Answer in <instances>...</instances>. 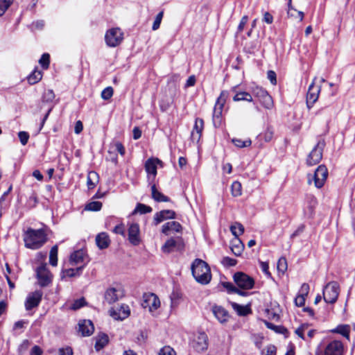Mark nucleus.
I'll return each instance as SVG.
<instances>
[{
  "mask_svg": "<svg viewBox=\"0 0 355 355\" xmlns=\"http://www.w3.org/2000/svg\"><path fill=\"white\" fill-rule=\"evenodd\" d=\"M102 208V203L99 201H93L87 204L85 209L88 211H97Z\"/></svg>",
  "mask_w": 355,
  "mask_h": 355,
  "instance_id": "obj_39",
  "label": "nucleus"
},
{
  "mask_svg": "<svg viewBox=\"0 0 355 355\" xmlns=\"http://www.w3.org/2000/svg\"><path fill=\"white\" fill-rule=\"evenodd\" d=\"M128 239L130 242L134 245H137L139 243V227L137 223H132L128 228Z\"/></svg>",
  "mask_w": 355,
  "mask_h": 355,
  "instance_id": "obj_23",
  "label": "nucleus"
},
{
  "mask_svg": "<svg viewBox=\"0 0 355 355\" xmlns=\"http://www.w3.org/2000/svg\"><path fill=\"white\" fill-rule=\"evenodd\" d=\"M161 163L162 162L158 158H149L146 160L144 166L149 177L152 175L153 178H155L157 175V165Z\"/></svg>",
  "mask_w": 355,
  "mask_h": 355,
  "instance_id": "obj_24",
  "label": "nucleus"
},
{
  "mask_svg": "<svg viewBox=\"0 0 355 355\" xmlns=\"http://www.w3.org/2000/svg\"><path fill=\"white\" fill-rule=\"evenodd\" d=\"M12 3V0H0V17L5 13Z\"/></svg>",
  "mask_w": 355,
  "mask_h": 355,
  "instance_id": "obj_41",
  "label": "nucleus"
},
{
  "mask_svg": "<svg viewBox=\"0 0 355 355\" xmlns=\"http://www.w3.org/2000/svg\"><path fill=\"white\" fill-rule=\"evenodd\" d=\"M203 129L204 121L202 119L197 118L191 134V138L193 141L198 142L200 141Z\"/></svg>",
  "mask_w": 355,
  "mask_h": 355,
  "instance_id": "obj_21",
  "label": "nucleus"
},
{
  "mask_svg": "<svg viewBox=\"0 0 355 355\" xmlns=\"http://www.w3.org/2000/svg\"><path fill=\"white\" fill-rule=\"evenodd\" d=\"M113 232L115 234H121V235H124V233H125L124 225L123 224H119V225H116L114 228Z\"/></svg>",
  "mask_w": 355,
  "mask_h": 355,
  "instance_id": "obj_59",
  "label": "nucleus"
},
{
  "mask_svg": "<svg viewBox=\"0 0 355 355\" xmlns=\"http://www.w3.org/2000/svg\"><path fill=\"white\" fill-rule=\"evenodd\" d=\"M58 355H73V351L71 347L62 348L59 349Z\"/></svg>",
  "mask_w": 355,
  "mask_h": 355,
  "instance_id": "obj_63",
  "label": "nucleus"
},
{
  "mask_svg": "<svg viewBox=\"0 0 355 355\" xmlns=\"http://www.w3.org/2000/svg\"><path fill=\"white\" fill-rule=\"evenodd\" d=\"M276 347L274 345H270L266 347V352H263V355H275Z\"/></svg>",
  "mask_w": 355,
  "mask_h": 355,
  "instance_id": "obj_61",
  "label": "nucleus"
},
{
  "mask_svg": "<svg viewBox=\"0 0 355 355\" xmlns=\"http://www.w3.org/2000/svg\"><path fill=\"white\" fill-rule=\"evenodd\" d=\"M277 269L279 271L284 272L287 269V261L284 257H281L277 262Z\"/></svg>",
  "mask_w": 355,
  "mask_h": 355,
  "instance_id": "obj_47",
  "label": "nucleus"
},
{
  "mask_svg": "<svg viewBox=\"0 0 355 355\" xmlns=\"http://www.w3.org/2000/svg\"><path fill=\"white\" fill-rule=\"evenodd\" d=\"M162 212H163V215L164 216L165 220L173 219L175 218V216H176L175 212L173 210L166 209V210H162Z\"/></svg>",
  "mask_w": 355,
  "mask_h": 355,
  "instance_id": "obj_55",
  "label": "nucleus"
},
{
  "mask_svg": "<svg viewBox=\"0 0 355 355\" xmlns=\"http://www.w3.org/2000/svg\"><path fill=\"white\" fill-rule=\"evenodd\" d=\"M113 148L116 150L121 155L123 156L125 153V148L121 142H115L113 144Z\"/></svg>",
  "mask_w": 355,
  "mask_h": 355,
  "instance_id": "obj_51",
  "label": "nucleus"
},
{
  "mask_svg": "<svg viewBox=\"0 0 355 355\" xmlns=\"http://www.w3.org/2000/svg\"><path fill=\"white\" fill-rule=\"evenodd\" d=\"M309 291V285L308 284L304 283L300 289L299 293L300 295L307 296Z\"/></svg>",
  "mask_w": 355,
  "mask_h": 355,
  "instance_id": "obj_57",
  "label": "nucleus"
},
{
  "mask_svg": "<svg viewBox=\"0 0 355 355\" xmlns=\"http://www.w3.org/2000/svg\"><path fill=\"white\" fill-rule=\"evenodd\" d=\"M152 210L153 209L150 207L147 206L144 204L139 203V204H137L135 209L134 210L133 214L139 212V213L143 214L150 213L152 211Z\"/></svg>",
  "mask_w": 355,
  "mask_h": 355,
  "instance_id": "obj_40",
  "label": "nucleus"
},
{
  "mask_svg": "<svg viewBox=\"0 0 355 355\" xmlns=\"http://www.w3.org/2000/svg\"><path fill=\"white\" fill-rule=\"evenodd\" d=\"M227 96L228 92L222 91L219 97L216 100L213 111V121L215 126L216 124L219 125L220 123V118L222 116L223 107Z\"/></svg>",
  "mask_w": 355,
  "mask_h": 355,
  "instance_id": "obj_7",
  "label": "nucleus"
},
{
  "mask_svg": "<svg viewBox=\"0 0 355 355\" xmlns=\"http://www.w3.org/2000/svg\"><path fill=\"white\" fill-rule=\"evenodd\" d=\"M339 295V285L336 282L328 283L323 289L324 300L329 304H334Z\"/></svg>",
  "mask_w": 355,
  "mask_h": 355,
  "instance_id": "obj_6",
  "label": "nucleus"
},
{
  "mask_svg": "<svg viewBox=\"0 0 355 355\" xmlns=\"http://www.w3.org/2000/svg\"><path fill=\"white\" fill-rule=\"evenodd\" d=\"M260 266L261 270L268 277L270 276V273L269 272V266L268 263L266 262L261 261L260 262Z\"/></svg>",
  "mask_w": 355,
  "mask_h": 355,
  "instance_id": "obj_60",
  "label": "nucleus"
},
{
  "mask_svg": "<svg viewBox=\"0 0 355 355\" xmlns=\"http://www.w3.org/2000/svg\"><path fill=\"white\" fill-rule=\"evenodd\" d=\"M321 86L315 85L314 81L309 85L306 94V107L310 110L318 101L320 93Z\"/></svg>",
  "mask_w": 355,
  "mask_h": 355,
  "instance_id": "obj_13",
  "label": "nucleus"
},
{
  "mask_svg": "<svg viewBox=\"0 0 355 355\" xmlns=\"http://www.w3.org/2000/svg\"><path fill=\"white\" fill-rule=\"evenodd\" d=\"M211 311L215 318L221 324L227 322L230 318L228 311L221 306H213L211 308Z\"/></svg>",
  "mask_w": 355,
  "mask_h": 355,
  "instance_id": "obj_20",
  "label": "nucleus"
},
{
  "mask_svg": "<svg viewBox=\"0 0 355 355\" xmlns=\"http://www.w3.org/2000/svg\"><path fill=\"white\" fill-rule=\"evenodd\" d=\"M231 192H232V195L234 197H239V196H241V194H242L241 184L238 181L234 182L232 184Z\"/></svg>",
  "mask_w": 355,
  "mask_h": 355,
  "instance_id": "obj_36",
  "label": "nucleus"
},
{
  "mask_svg": "<svg viewBox=\"0 0 355 355\" xmlns=\"http://www.w3.org/2000/svg\"><path fill=\"white\" fill-rule=\"evenodd\" d=\"M306 296L298 294L295 298V304L297 306H302L305 304Z\"/></svg>",
  "mask_w": 355,
  "mask_h": 355,
  "instance_id": "obj_54",
  "label": "nucleus"
},
{
  "mask_svg": "<svg viewBox=\"0 0 355 355\" xmlns=\"http://www.w3.org/2000/svg\"><path fill=\"white\" fill-rule=\"evenodd\" d=\"M96 243L100 249L107 248L110 243V240L107 233L101 232L96 237Z\"/></svg>",
  "mask_w": 355,
  "mask_h": 355,
  "instance_id": "obj_26",
  "label": "nucleus"
},
{
  "mask_svg": "<svg viewBox=\"0 0 355 355\" xmlns=\"http://www.w3.org/2000/svg\"><path fill=\"white\" fill-rule=\"evenodd\" d=\"M85 304V300L83 297L75 300L71 306V309L77 310Z\"/></svg>",
  "mask_w": 355,
  "mask_h": 355,
  "instance_id": "obj_48",
  "label": "nucleus"
},
{
  "mask_svg": "<svg viewBox=\"0 0 355 355\" xmlns=\"http://www.w3.org/2000/svg\"><path fill=\"white\" fill-rule=\"evenodd\" d=\"M160 306V301L157 296L154 293H148L144 295L142 306L144 309H148L149 311L153 312L157 309Z\"/></svg>",
  "mask_w": 355,
  "mask_h": 355,
  "instance_id": "obj_15",
  "label": "nucleus"
},
{
  "mask_svg": "<svg viewBox=\"0 0 355 355\" xmlns=\"http://www.w3.org/2000/svg\"><path fill=\"white\" fill-rule=\"evenodd\" d=\"M255 98H257L259 102L266 109H270L272 107V97L268 94L267 91L261 87H256L252 89V94Z\"/></svg>",
  "mask_w": 355,
  "mask_h": 355,
  "instance_id": "obj_11",
  "label": "nucleus"
},
{
  "mask_svg": "<svg viewBox=\"0 0 355 355\" xmlns=\"http://www.w3.org/2000/svg\"><path fill=\"white\" fill-rule=\"evenodd\" d=\"M113 95V89L112 87L105 88L101 92V98L104 100H109Z\"/></svg>",
  "mask_w": 355,
  "mask_h": 355,
  "instance_id": "obj_44",
  "label": "nucleus"
},
{
  "mask_svg": "<svg viewBox=\"0 0 355 355\" xmlns=\"http://www.w3.org/2000/svg\"><path fill=\"white\" fill-rule=\"evenodd\" d=\"M234 101H245L248 102H252L253 98L251 94L246 92H237L233 97Z\"/></svg>",
  "mask_w": 355,
  "mask_h": 355,
  "instance_id": "obj_30",
  "label": "nucleus"
},
{
  "mask_svg": "<svg viewBox=\"0 0 355 355\" xmlns=\"http://www.w3.org/2000/svg\"><path fill=\"white\" fill-rule=\"evenodd\" d=\"M267 77L272 85H275L277 84V77L275 71H268L267 73Z\"/></svg>",
  "mask_w": 355,
  "mask_h": 355,
  "instance_id": "obj_58",
  "label": "nucleus"
},
{
  "mask_svg": "<svg viewBox=\"0 0 355 355\" xmlns=\"http://www.w3.org/2000/svg\"><path fill=\"white\" fill-rule=\"evenodd\" d=\"M191 272L195 279L201 284H207L211 279L210 268L200 259L194 260L191 265Z\"/></svg>",
  "mask_w": 355,
  "mask_h": 355,
  "instance_id": "obj_3",
  "label": "nucleus"
},
{
  "mask_svg": "<svg viewBox=\"0 0 355 355\" xmlns=\"http://www.w3.org/2000/svg\"><path fill=\"white\" fill-rule=\"evenodd\" d=\"M193 347L198 352L206 350L208 347V337L204 332H199L192 343Z\"/></svg>",
  "mask_w": 355,
  "mask_h": 355,
  "instance_id": "obj_17",
  "label": "nucleus"
},
{
  "mask_svg": "<svg viewBox=\"0 0 355 355\" xmlns=\"http://www.w3.org/2000/svg\"><path fill=\"white\" fill-rule=\"evenodd\" d=\"M123 34L120 28H114L107 31L105 40L107 45L110 47H115L121 44Z\"/></svg>",
  "mask_w": 355,
  "mask_h": 355,
  "instance_id": "obj_10",
  "label": "nucleus"
},
{
  "mask_svg": "<svg viewBox=\"0 0 355 355\" xmlns=\"http://www.w3.org/2000/svg\"><path fill=\"white\" fill-rule=\"evenodd\" d=\"M236 260L228 257H225L223 259V263L229 266H234L236 264Z\"/></svg>",
  "mask_w": 355,
  "mask_h": 355,
  "instance_id": "obj_56",
  "label": "nucleus"
},
{
  "mask_svg": "<svg viewBox=\"0 0 355 355\" xmlns=\"http://www.w3.org/2000/svg\"><path fill=\"white\" fill-rule=\"evenodd\" d=\"M232 143L239 148H245L251 146L252 141L250 139L242 140L241 139L234 138L232 139Z\"/></svg>",
  "mask_w": 355,
  "mask_h": 355,
  "instance_id": "obj_38",
  "label": "nucleus"
},
{
  "mask_svg": "<svg viewBox=\"0 0 355 355\" xmlns=\"http://www.w3.org/2000/svg\"><path fill=\"white\" fill-rule=\"evenodd\" d=\"M263 20L268 24H270L272 23L273 21V17L272 15L269 13L268 12H266L264 14H263Z\"/></svg>",
  "mask_w": 355,
  "mask_h": 355,
  "instance_id": "obj_64",
  "label": "nucleus"
},
{
  "mask_svg": "<svg viewBox=\"0 0 355 355\" xmlns=\"http://www.w3.org/2000/svg\"><path fill=\"white\" fill-rule=\"evenodd\" d=\"M89 261L87 252L83 250L74 251L69 257V263L71 266L83 265L85 266Z\"/></svg>",
  "mask_w": 355,
  "mask_h": 355,
  "instance_id": "obj_14",
  "label": "nucleus"
},
{
  "mask_svg": "<svg viewBox=\"0 0 355 355\" xmlns=\"http://www.w3.org/2000/svg\"><path fill=\"white\" fill-rule=\"evenodd\" d=\"M248 17L247 16H243L241 18V21H240V23L239 24V26H238V31L239 32H241L243 30L245 24L248 22Z\"/></svg>",
  "mask_w": 355,
  "mask_h": 355,
  "instance_id": "obj_62",
  "label": "nucleus"
},
{
  "mask_svg": "<svg viewBox=\"0 0 355 355\" xmlns=\"http://www.w3.org/2000/svg\"><path fill=\"white\" fill-rule=\"evenodd\" d=\"M159 355H176L175 350L170 346H164L159 352Z\"/></svg>",
  "mask_w": 355,
  "mask_h": 355,
  "instance_id": "obj_46",
  "label": "nucleus"
},
{
  "mask_svg": "<svg viewBox=\"0 0 355 355\" xmlns=\"http://www.w3.org/2000/svg\"><path fill=\"white\" fill-rule=\"evenodd\" d=\"M124 296V290L121 286L108 288L104 294L105 300L109 304H113Z\"/></svg>",
  "mask_w": 355,
  "mask_h": 355,
  "instance_id": "obj_12",
  "label": "nucleus"
},
{
  "mask_svg": "<svg viewBox=\"0 0 355 355\" xmlns=\"http://www.w3.org/2000/svg\"><path fill=\"white\" fill-rule=\"evenodd\" d=\"M24 245L26 248L37 250L47 241V235L43 229L28 228L23 234Z\"/></svg>",
  "mask_w": 355,
  "mask_h": 355,
  "instance_id": "obj_2",
  "label": "nucleus"
},
{
  "mask_svg": "<svg viewBox=\"0 0 355 355\" xmlns=\"http://www.w3.org/2000/svg\"><path fill=\"white\" fill-rule=\"evenodd\" d=\"M85 264L81 265L76 268L65 269L62 271L66 277H73L80 276L82 273L83 269L85 268Z\"/></svg>",
  "mask_w": 355,
  "mask_h": 355,
  "instance_id": "obj_29",
  "label": "nucleus"
},
{
  "mask_svg": "<svg viewBox=\"0 0 355 355\" xmlns=\"http://www.w3.org/2000/svg\"><path fill=\"white\" fill-rule=\"evenodd\" d=\"M232 307L234 308V309L235 311H236L238 314L240 315H245L248 313V311H247V309L245 307H244L241 305H239L236 303H232Z\"/></svg>",
  "mask_w": 355,
  "mask_h": 355,
  "instance_id": "obj_49",
  "label": "nucleus"
},
{
  "mask_svg": "<svg viewBox=\"0 0 355 355\" xmlns=\"http://www.w3.org/2000/svg\"><path fill=\"white\" fill-rule=\"evenodd\" d=\"M233 279L236 285L235 286L231 282H223V287L229 293H237L239 295L245 296L247 293L243 290H249L253 288L254 280L252 277L243 272H237L233 276Z\"/></svg>",
  "mask_w": 355,
  "mask_h": 355,
  "instance_id": "obj_1",
  "label": "nucleus"
},
{
  "mask_svg": "<svg viewBox=\"0 0 355 355\" xmlns=\"http://www.w3.org/2000/svg\"><path fill=\"white\" fill-rule=\"evenodd\" d=\"M108 336L106 334L99 335L95 344L96 350L99 351L102 349L108 343Z\"/></svg>",
  "mask_w": 355,
  "mask_h": 355,
  "instance_id": "obj_32",
  "label": "nucleus"
},
{
  "mask_svg": "<svg viewBox=\"0 0 355 355\" xmlns=\"http://www.w3.org/2000/svg\"><path fill=\"white\" fill-rule=\"evenodd\" d=\"M309 324H302L300 327L297 328L295 331V334L302 339H305L304 334V332L308 330Z\"/></svg>",
  "mask_w": 355,
  "mask_h": 355,
  "instance_id": "obj_45",
  "label": "nucleus"
},
{
  "mask_svg": "<svg viewBox=\"0 0 355 355\" xmlns=\"http://www.w3.org/2000/svg\"><path fill=\"white\" fill-rule=\"evenodd\" d=\"M287 12L290 17H298L300 21H302L304 19V12L302 11H297L293 8L291 4V0H288Z\"/></svg>",
  "mask_w": 355,
  "mask_h": 355,
  "instance_id": "obj_31",
  "label": "nucleus"
},
{
  "mask_svg": "<svg viewBox=\"0 0 355 355\" xmlns=\"http://www.w3.org/2000/svg\"><path fill=\"white\" fill-rule=\"evenodd\" d=\"M230 231L232 234L234 236V238L232 239L231 242V250L232 252L236 256H240L244 249V245L242 241L239 239V236L241 235L244 232V227L243 225L239 223L235 222L230 227Z\"/></svg>",
  "mask_w": 355,
  "mask_h": 355,
  "instance_id": "obj_4",
  "label": "nucleus"
},
{
  "mask_svg": "<svg viewBox=\"0 0 355 355\" xmlns=\"http://www.w3.org/2000/svg\"><path fill=\"white\" fill-rule=\"evenodd\" d=\"M130 314L128 305L122 304L119 309L110 310V315L115 320H123Z\"/></svg>",
  "mask_w": 355,
  "mask_h": 355,
  "instance_id": "obj_19",
  "label": "nucleus"
},
{
  "mask_svg": "<svg viewBox=\"0 0 355 355\" xmlns=\"http://www.w3.org/2000/svg\"><path fill=\"white\" fill-rule=\"evenodd\" d=\"M55 95L51 89H48L43 94V99L45 101H51L54 98Z\"/></svg>",
  "mask_w": 355,
  "mask_h": 355,
  "instance_id": "obj_53",
  "label": "nucleus"
},
{
  "mask_svg": "<svg viewBox=\"0 0 355 355\" xmlns=\"http://www.w3.org/2000/svg\"><path fill=\"white\" fill-rule=\"evenodd\" d=\"M328 176V170L324 165H320L313 175H309L308 183L311 184L312 180L314 181L315 187L320 189L323 187Z\"/></svg>",
  "mask_w": 355,
  "mask_h": 355,
  "instance_id": "obj_5",
  "label": "nucleus"
},
{
  "mask_svg": "<svg viewBox=\"0 0 355 355\" xmlns=\"http://www.w3.org/2000/svg\"><path fill=\"white\" fill-rule=\"evenodd\" d=\"M94 330L93 323L89 320H83L78 322V331L83 336H90Z\"/></svg>",
  "mask_w": 355,
  "mask_h": 355,
  "instance_id": "obj_22",
  "label": "nucleus"
},
{
  "mask_svg": "<svg viewBox=\"0 0 355 355\" xmlns=\"http://www.w3.org/2000/svg\"><path fill=\"white\" fill-rule=\"evenodd\" d=\"M36 277L42 287L47 286L51 283L53 275L49 270L46 263H42L37 268Z\"/></svg>",
  "mask_w": 355,
  "mask_h": 355,
  "instance_id": "obj_8",
  "label": "nucleus"
},
{
  "mask_svg": "<svg viewBox=\"0 0 355 355\" xmlns=\"http://www.w3.org/2000/svg\"><path fill=\"white\" fill-rule=\"evenodd\" d=\"M350 327L348 324L338 325L335 329L332 330V332L338 333L345 337L349 338Z\"/></svg>",
  "mask_w": 355,
  "mask_h": 355,
  "instance_id": "obj_33",
  "label": "nucleus"
},
{
  "mask_svg": "<svg viewBox=\"0 0 355 355\" xmlns=\"http://www.w3.org/2000/svg\"><path fill=\"white\" fill-rule=\"evenodd\" d=\"M42 78V72L39 70H34L28 77L29 84L34 85L38 83Z\"/></svg>",
  "mask_w": 355,
  "mask_h": 355,
  "instance_id": "obj_34",
  "label": "nucleus"
},
{
  "mask_svg": "<svg viewBox=\"0 0 355 355\" xmlns=\"http://www.w3.org/2000/svg\"><path fill=\"white\" fill-rule=\"evenodd\" d=\"M98 182V175L95 171H89L87 178V185L89 189H94Z\"/></svg>",
  "mask_w": 355,
  "mask_h": 355,
  "instance_id": "obj_28",
  "label": "nucleus"
},
{
  "mask_svg": "<svg viewBox=\"0 0 355 355\" xmlns=\"http://www.w3.org/2000/svg\"><path fill=\"white\" fill-rule=\"evenodd\" d=\"M43 293L41 291H35L29 293L25 301V308L27 311L31 310L39 306Z\"/></svg>",
  "mask_w": 355,
  "mask_h": 355,
  "instance_id": "obj_16",
  "label": "nucleus"
},
{
  "mask_svg": "<svg viewBox=\"0 0 355 355\" xmlns=\"http://www.w3.org/2000/svg\"><path fill=\"white\" fill-rule=\"evenodd\" d=\"M325 146L324 140L318 141L315 146L308 155L306 163L309 166H313L319 163L322 158V152Z\"/></svg>",
  "mask_w": 355,
  "mask_h": 355,
  "instance_id": "obj_9",
  "label": "nucleus"
},
{
  "mask_svg": "<svg viewBox=\"0 0 355 355\" xmlns=\"http://www.w3.org/2000/svg\"><path fill=\"white\" fill-rule=\"evenodd\" d=\"M18 137L19 138L20 142L22 145H26L29 139V135L28 132L24 131H21L18 133Z\"/></svg>",
  "mask_w": 355,
  "mask_h": 355,
  "instance_id": "obj_50",
  "label": "nucleus"
},
{
  "mask_svg": "<svg viewBox=\"0 0 355 355\" xmlns=\"http://www.w3.org/2000/svg\"><path fill=\"white\" fill-rule=\"evenodd\" d=\"M151 196L156 202H169L170 198L159 191L155 184L151 187Z\"/></svg>",
  "mask_w": 355,
  "mask_h": 355,
  "instance_id": "obj_27",
  "label": "nucleus"
},
{
  "mask_svg": "<svg viewBox=\"0 0 355 355\" xmlns=\"http://www.w3.org/2000/svg\"><path fill=\"white\" fill-rule=\"evenodd\" d=\"M176 245V241L173 239H168L162 247V250L164 253L171 252Z\"/></svg>",
  "mask_w": 355,
  "mask_h": 355,
  "instance_id": "obj_37",
  "label": "nucleus"
},
{
  "mask_svg": "<svg viewBox=\"0 0 355 355\" xmlns=\"http://www.w3.org/2000/svg\"><path fill=\"white\" fill-rule=\"evenodd\" d=\"M182 225L176 221L167 222L162 225V232L168 235L171 232H180L182 231Z\"/></svg>",
  "mask_w": 355,
  "mask_h": 355,
  "instance_id": "obj_25",
  "label": "nucleus"
},
{
  "mask_svg": "<svg viewBox=\"0 0 355 355\" xmlns=\"http://www.w3.org/2000/svg\"><path fill=\"white\" fill-rule=\"evenodd\" d=\"M343 344L339 340L330 342L324 348V355H343Z\"/></svg>",
  "mask_w": 355,
  "mask_h": 355,
  "instance_id": "obj_18",
  "label": "nucleus"
},
{
  "mask_svg": "<svg viewBox=\"0 0 355 355\" xmlns=\"http://www.w3.org/2000/svg\"><path fill=\"white\" fill-rule=\"evenodd\" d=\"M39 62L44 69H47L50 62L49 55L48 53H44L40 59Z\"/></svg>",
  "mask_w": 355,
  "mask_h": 355,
  "instance_id": "obj_43",
  "label": "nucleus"
},
{
  "mask_svg": "<svg viewBox=\"0 0 355 355\" xmlns=\"http://www.w3.org/2000/svg\"><path fill=\"white\" fill-rule=\"evenodd\" d=\"M165 220L162 211L155 213L154 215V223L155 225Z\"/></svg>",
  "mask_w": 355,
  "mask_h": 355,
  "instance_id": "obj_52",
  "label": "nucleus"
},
{
  "mask_svg": "<svg viewBox=\"0 0 355 355\" xmlns=\"http://www.w3.org/2000/svg\"><path fill=\"white\" fill-rule=\"evenodd\" d=\"M58 248L57 245L53 246L50 250L49 263L52 266H56L58 265Z\"/></svg>",
  "mask_w": 355,
  "mask_h": 355,
  "instance_id": "obj_35",
  "label": "nucleus"
},
{
  "mask_svg": "<svg viewBox=\"0 0 355 355\" xmlns=\"http://www.w3.org/2000/svg\"><path fill=\"white\" fill-rule=\"evenodd\" d=\"M163 15H164V12L163 11L159 12L157 15V16H156V17L155 19V21L153 22V26H152V29L153 31H156V30H157L159 28L160 24H161L162 18H163Z\"/></svg>",
  "mask_w": 355,
  "mask_h": 355,
  "instance_id": "obj_42",
  "label": "nucleus"
}]
</instances>
